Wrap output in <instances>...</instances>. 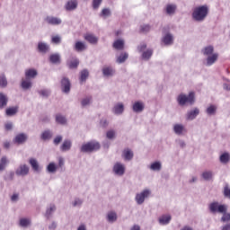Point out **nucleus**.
<instances>
[{
  "label": "nucleus",
  "mask_w": 230,
  "mask_h": 230,
  "mask_svg": "<svg viewBox=\"0 0 230 230\" xmlns=\"http://www.w3.org/2000/svg\"><path fill=\"white\" fill-rule=\"evenodd\" d=\"M209 13V7L207 4L195 7L192 12V19L197 22H202Z\"/></svg>",
  "instance_id": "obj_1"
},
{
  "label": "nucleus",
  "mask_w": 230,
  "mask_h": 230,
  "mask_svg": "<svg viewBox=\"0 0 230 230\" xmlns=\"http://www.w3.org/2000/svg\"><path fill=\"white\" fill-rule=\"evenodd\" d=\"M177 102L180 107L184 105H194L195 104V92H190L188 95L180 93L177 97Z\"/></svg>",
  "instance_id": "obj_2"
},
{
  "label": "nucleus",
  "mask_w": 230,
  "mask_h": 230,
  "mask_svg": "<svg viewBox=\"0 0 230 230\" xmlns=\"http://www.w3.org/2000/svg\"><path fill=\"white\" fill-rule=\"evenodd\" d=\"M100 148H102V146L99 142L90 141L81 146L80 152L83 154H93V152H98Z\"/></svg>",
  "instance_id": "obj_3"
},
{
  "label": "nucleus",
  "mask_w": 230,
  "mask_h": 230,
  "mask_svg": "<svg viewBox=\"0 0 230 230\" xmlns=\"http://www.w3.org/2000/svg\"><path fill=\"white\" fill-rule=\"evenodd\" d=\"M208 210L212 215H217V213L221 215V213H227V205L214 201L208 205Z\"/></svg>",
  "instance_id": "obj_4"
},
{
  "label": "nucleus",
  "mask_w": 230,
  "mask_h": 230,
  "mask_svg": "<svg viewBox=\"0 0 230 230\" xmlns=\"http://www.w3.org/2000/svg\"><path fill=\"white\" fill-rule=\"evenodd\" d=\"M152 195V190L150 189H145L139 193L136 194L135 200L138 206L145 203V199H148Z\"/></svg>",
  "instance_id": "obj_5"
},
{
  "label": "nucleus",
  "mask_w": 230,
  "mask_h": 230,
  "mask_svg": "<svg viewBox=\"0 0 230 230\" xmlns=\"http://www.w3.org/2000/svg\"><path fill=\"white\" fill-rule=\"evenodd\" d=\"M30 173V166L26 164H21L15 170V175L18 177H26Z\"/></svg>",
  "instance_id": "obj_6"
},
{
  "label": "nucleus",
  "mask_w": 230,
  "mask_h": 230,
  "mask_svg": "<svg viewBox=\"0 0 230 230\" xmlns=\"http://www.w3.org/2000/svg\"><path fill=\"white\" fill-rule=\"evenodd\" d=\"M112 172L114 175H118L119 177H123L125 175V164L120 162H117L113 164Z\"/></svg>",
  "instance_id": "obj_7"
},
{
  "label": "nucleus",
  "mask_w": 230,
  "mask_h": 230,
  "mask_svg": "<svg viewBox=\"0 0 230 230\" xmlns=\"http://www.w3.org/2000/svg\"><path fill=\"white\" fill-rule=\"evenodd\" d=\"M61 91L65 94H69L71 93V81L67 77H63L61 79Z\"/></svg>",
  "instance_id": "obj_8"
},
{
  "label": "nucleus",
  "mask_w": 230,
  "mask_h": 230,
  "mask_svg": "<svg viewBox=\"0 0 230 230\" xmlns=\"http://www.w3.org/2000/svg\"><path fill=\"white\" fill-rule=\"evenodd\" d=\"M102 76L105 78H112V76L116 75V68L112 66H104L102 69Z\"/></svg>",
  "instance_id": "obj_9"
},
{
  "label": "nucleus",
  "mask_w": 230,
  "mask_h": 230,
  "mask_svg": "<svg viewBox=\"0 0 230 230\" xmlns=\"http://www.w3.org/2000/svg\"><path fill=\"white\" fill-rule=\"evenodd\" d=\"M26 141H28V134L26 133H19L13 139V143H14V145H24Z\"/></svg>",
  "instance_id": "obj_10"
},
{
  "label": "nucleus",
  "mask_w": 230,
  "mask_h": 230,
  "mask_svg": "<svg viewBox=\"0 0 230 230\" xmlns=\"http://www.w3.org/2000/svg\"><path fill=\"white\" fill-rule=\"evenodd\" d=\"M78 8V0H68L65 4L66 12H75Z\"/></svg>",
  "instance_id": "obj_11"
},
{
  "label": "nucleus",
  "mask_w": 230,
  "mask_h": 230,
  "mask_svg": "<svg viewBox=\"0 0 230 230\" xmlns=\"http://www.w3.org/2000/svg\"><path fill=\"white\" fill-rule=\"evenodd\" d=\"M45 21L47 24H50V26H59V24H62V20L58 17L47 16Z\"/></svg>",
  "instance_id": "obj_12"
},
{
  "label": "nucleus",
  "mask_w": 230,
  "mask_h": 230,
  "mask_svg": "<svg viewBox=\"0 0 230 230\" xmlns=\"http://www.w3.org/2000/svg\"><path fill=\"white\" fill-rule=\"evenodd\" d=\"M200 114V110L199 108H194L193 110H190L186 114V119L189 121H193Z\"/></svg>",
  "instance_id": "obj_13"
},
{
  "label": "nucleus",
  "mask_w": 230,
  "mask_h": 230,
  "mask_svg": "<svg viewBox=\"0 0 230 230\" xmlns=\"http://www.w3.org/2000/svg\"><path fill=\"white\" fill-rule=\"evenodd\" d=\"M164 10L166 15H169V16L175 15V12H177V4H168L164 7Z\"/></svg>",
  "instance_id": "obj_14"
},
{
  "label": "nucleus",
  "mask_w": 230,
  "mask_h": 230,
  "mask_svg": "<svg viewBox=\"0 0 230 230\" xmlns=\"http://www.w3.org/2000/svg\"><path fill=\"white\" fill-rule=\"evenodd\" d=\"M37 49L39 53H41L42 55H46V53L49 51V46L46 42L40 41L38 42Z\"/></svg>",
  "instance_id": "obj_15"
},
{
  "label": "nucleus",
  "mask_w": 230,
  "mask_h": 230,
  "mask_svg": "<svg viewBox=\"0 0 230 230\" xmlns=\"http://www.w3.org/2000/svg\"><path fill=\"white\" fill-rule=\"evenodd\" d=\"M73 146V142L70 139H65L59 147L61 152H69Z\"/></svg>",
  "instance_id": "obj_16"
},
{
  "label": "nucleus",
  "mask_w": 230,
  "mask_h": 230,
  "mask_svg": "<svg viewBox=\"0 0 230 230\" xmlns=\"http://www.w3.org/2000/svg\"><path fill=\"white\" fill-rule=\"evenodd\" d=\"M124 111H125V105H123L122 102H119L115 104L114 107L112 108L113 114H116L117 116L123 114Z\"/></svg>",
  "instance_id": "obj_17"
},
{
  "label": "nucleus",
  "mask_w": 230,
  "mask_h": 230,
  "mask_svg": "<svg viewBox=\"0 0 230 230\" xmlns=\"http://www.w3.org/2000/svg\"><path fill=\"white\" fill-rule=\"evenodd\" d=\"M172 130L176 136H182V134L186 132V128H184V125L182 124H174Z\"/></svg>",
  "instance_id": "obj_18"
},
{
  "label": "nucleus",
  "mask_w": 230,
  "mask_h": 230,
  "mask_svg": "<svg viewBox=\"0 0 230 230\" xmlns=\"http://www.w3.org/2000/svg\"><path fill=\"white\" fill-rule=\"evenodd\" d=\"M162 42L164 46H172L173 44V35L172 33H166L162 38Z\"/></svg>",
  "instance_id": "obj_19"
},
{
  "label": "nucleus",
  "mask_w": 230,
  "mask_h": 230,
  "mask_svg": "<svg viewBox=\"0 0 230 230\" xmlns=\"http://www.w3.org/2000/svg\"><path fill=\"white\" fill-rule=\"evenodd\" d=\"M87 78H89V70L87 68H84L79 73L80 84H85V82H87Z\"/></svg>",
  "instance_id": "obj_20"
},
{
  "label": "nucleus",
  "mask_w": 230,
  "mask_h": 230,
  "mask_svg": "<svg viewBox=\"0 0 230 230\" xmlns=\"http://www.w3.org/2000/svg\"><path fill=\"white\" fill-rule=\"evenodd\" d=\"M158 222L160 226H168L170 222H172V216L171 215H163L158 218Z\"/></svg>",
  "instance_id": "obj_21"
},
{
  "label": "nucleus",
  "mask_w": 230,
  "mask_h": 230,
  "mask_svg": "<svg viewBox=\"0 0 230 230\" xmlns=\"http://www.w3.org/2000/svg\"><path fill=\"white\" fill-rule=\"evenodd\" d=\"M53 137V131L50 129L44 130L40 135L41 141H49Z\"/></svg>",
  "instance_id": "obj_22"
},
{
  "label": "nucleus",
  "mask_w": 230,
  "mask_h": 230,
  "mask_svg": "<svg viewBox=\"0 0 230 230\" xmlns=\"http://www.w3.org/2000/svg\"><path fill=\"white\" fill-rule=\"evenodd\" d=\"M132 109H133V112H137V113L143 112V111H145V103L139 101L136 102L133 104Z\"/></svg>",
  "instance_id": "obj_23"
},
{
  "label": "nucleus",
  "mask_w": 230,
  "mask_h": 230,
  "mask_svg": "<svg viewBox=\"0 0 230 230\" xmlns=\"http://www.w3.org/2000/svg\"><path fill=\"white\" fill-rule=\"evenodd\" d=\"M122 157L125 161H132L134 159V152L130 149H124L122 152Z\"/></svg>",
  "instance_id": "obj_24"
},
{
  "label": "nucleus",
  "mask_w": 230,
  "mask_h": 230,
  "mask_svg": "<svg viewBox=\"0 0 230 230\" xmlns=\"http://www.w3.org/2000/svg\"><path fill=\"white\" fill-rule=\"evenodd\" d=\"M106 220L110 223V224H114V222H116L118 220V214H116L115 211H110L108 212L107 216H106Z\"/></svg>",
  "instance_id": "obj_25"
},
{
  "label": "nucleus",
  "mask_w": 230,
  "mask_h": 230,
  "mask_svg": "<svg viewBox=\"0 0 230 230\" xmlns=\"http://www.w3.org/2000/svg\"><path fill=\"white\" fill-rule=\"evenodd\" d=\"M29 164H31L33 172H40L41 168H40V165H39V162L37 161V159L35 158H31L29 160Z\"/></svg>",
  "instance_id": "obj_26"
},
{
  "label": "nucleus",
  "mask_w": 230,
  "mask_h": 230,
  "mask_svg": "<svg viewBox=\"0 0 230 230\" xmlns=\"http://www.w3.org/2000/svg\"><path fill=\"white\" fill-rule=\"evenodd\" d=\"M113 48L114 49H117L118 51H121L125 49V41L123 40H117L113 42Z\"/></svg>",
  "instance_id": "obj_27"
},
{
  "label": "nucleus",
  "mask_w": 230,
  "mask_h": 230,
  "mask_svg": "<svg viewBox=\"0 0 230 230\" xmlns=\"http://www.w3.org/2000/svg\"><path fill=\"white\" fill-rule=\"evenodd\" d=\"M8 105V96L4 93H0V110L4 109Z\"/></svg>",
  "instance_id": "obj_28"
},
{
  "label": "nucleus",
  "mask_w": 230,
  "mask_h": 230,
  "mask_svg": "<svg viewBox=\"0 0 230 230\" xmlns=\"http://www.w3.org/2000/svg\"><path fill=\"white\" fill-rule=\"evenodd\" d=\"M217 60H218V55L217 53L208 56L206 66H213Z\"/></svg>",
  "instance_id": "obj_29"
},
{
  "label": "nucleus",
  "mask_w": 230,
  "mask_h": 230,
  "mask_svg": "<svg viewBox=\"0 0 230 230\" xmlns=\"http://www.w3.org/2000/svg\"><path fill=\"white\" fill-rule=\"evenodd\" d=\"M57 211V206L55 204H50L46 209L45 217L46 218H51V215Z\"/></svg>",
  "instance_id": "obj_30"
},
{
  "label": "nucleus",
  "mask_w": 230,
  "mask_h": 230,
  "mask_svg": "<svg viewBox=\"0 0 230 230\" xmlns=\"http://www.w3.org/2000/svg\"><path fill=\"white\" fill-rule=\"evenodd\" d=\"M219 161L221 164H227L230 161V154L227 152L223 153L219 156Z\"/></svg>",
  "instance_id": "obj_31"
},
{
  "label": "nucleus",
  "mask_w": 230,
  "mask_h": 230,
  "mask_svg": "<svg viewBox=\"0 0 230 230\" xmlns=\"http://www.w3.org/2000/svg\"><path fill=\"white\" fill-rule=\"evenodd\" d=\"M162 168H163V164H161V162L159 161L154 162L149 166V169L152 170V172H161Z\"/></svg>",
  "instance_id": "obj_32"
},
{
  "label": "nucleus",
  "mask_w": 230,
  "mask_h": 230,
  "mask_svg": "<svg viewBox=\"0 0 230 230\" xmlns=\"http://www.w3.org/2000/svg\"><path fill=\"white\" fill-rule=\"evenodd\" d=\"M152 55H154V49H148L142 52V60L148 61L152 58Z\"/></svg>",
  "instance_id": "obj_33"
},
{
  "label": "nucleus",
  "mask_w": 230,
  "mask_h": 230,
  "mask_svg": "<svg viewBox=\"0 0 230 230\" xmlns=\"http://www.w3.org/2000/svg\"><path fill=\"white\" fill-rule=\"evenodd\" d=\"M49 62L51 64H55V65H58L60 64L61 60H60V54L58 53H55L49 56Z\"/></svg>",
  "instance_id": "obj_34"
},
{
  "label": "nucleus",
  "mask_w": 230,
  "mask_h": 230,
  "mask_svg": "<svg viewBox=\"0 0 230 230\" xmlns=\"http://www.w3.org/2000/svg\"><path fill=\"white\" fill-rule=\"evenodd\" d=\"M8 87V79L4 73L0 74V88L4 89Z\"/></svg>",
  "instance_id": "obj_35"
},
{
  "label": "nucleus",
  "mask_w": 230,
  "mask_h": 230,
  "mask_svg": "<svg viewBox=\"0 0 230 230\" xmlns=\"http://www.w3.org/2000/svg\"><path fill=\"white\" fill-rule=\"evenodd\" d=\"M128 58V53L127 52H122L120 55L117 58L116 62L117 64H123L127 61Z\"/></svg>",
  "instance_id": "obj_36"
},
{
  "label": "nucleus",
  "mask_w": 230,
  "mask_h": 230,
  "mask_svg": "<svg viewBox=\"0 0 230 230\" xmlns=\"http://www.w3.org/2000/svg\"><path fill=\"white\" fill-rule=\"evenodd\" d=\"M213 51H215V48H213V46H208L205 47L202 50L201 53L205 56V57H209L213 54Z\"/></svg>",
  "instance_id": "obj_37"
},
{
  "label": "nucleus",
  "mask_w": 230,
  "mask_h": 230,
  "mask_svg": "<svg viewBox=\"0 0 230 230\" xmlns=\"http://www.w3.org/2000/svg\"><path fill=\"white\" fill-rule=\"evenodd\" d=\"M84 39L90 44H98V38L96 36H94L93 34H86L84 36Z\"/></svg>",
  "instance_id": "obj_38"
},
{
  "label": "nucleus",
  "mask_w": 230,
  "mask_h": 230,
  "mask_svg": "<svg viewBox=\"0 0 230 230\" xmlns=\"http://www.w3.org/2000/svg\"><path fill=\"white\" fill-rule=\"evenodd\" d=\"M19 112V106H14L11 108H7L5 110L6 116H15V114Z\"/></svg>",
  "instance_id": "obj_39"
},
{
  "label": "nucleus",
  "mask_w": 230,
  "mask_h": 230,
  "mask_svg": "<svg viewBox=\"0 0 230 230\" xmlns=\"http://www.w3.org/2000/svg\"><path fill=\"white\" fill-rule=\"evenodd\" d=\"M38 94L42 98H49V96H51V90L48 88L41 89L38 91Z\"/></svg>",
  "instance_id": "obj_40"
},
{
  "label": "nucleus",
  "mask_w": 230,
  "mask_h": 230,
  "mask_svg": "<svg viewBox=\"0 0 230 230\" xmlns=\"http://www.w3.org/2000/svg\"><path fill=\"white\" fill-rule=\"evenodd\" d=\"M56 122H58L59 125H66V123H67V119H66V117L62 114H57Z\"/></svg>",
  "instance_id": "obj_41"
},
{
  "label": "nucleus",
  "mask_w": 230,
  "mask_h": 230,
  "mask_svg": "<svg viewBox=\"0 0 230 230\" xmlns=\"http://www.w3.org/2000/svg\"><path fill=\"white\" fill-rule=\"evenodd\" d=\"M201 177H202V179H204V181H211V179H213V172L212 171H204L201 173Z\"/></svg>",
  "instance_id": "obj_42"
},
{
  "label": "nucleus",
  "mask_w": 230,
  "mask_h": 230,
  "mask_svg": "<svg viewBox=\"0 0 230 230\" xmlns=\"http://www.w3.org/2000/svg\"><path fill=\"white\" fill-rule=\"evenodd\" d=\"M111 15H112V13L110 8H103L100 13V17H102V19H107Z\"/></svg>",
  "instance_id": "obj_43"
},
{
  "label": "nucleus",
  "mask_w": 230,
  "mask_h": 230,
  "mask_svg": "<svg viewBox=\"0 0 230 230\" xmlns=\"http://www.w3.org/2000/svg\"><path fill=\"white\" fill-rule=\"evenodd\" d=\"M39 73L35 69H29L25 72L26 78H35Z\"/></svg>",
  "instance_id": "obj_44"
},
{
  "label": "nucleus",
  "mask_w": 230,
  "mask_h": 230,
  "mask_svg": "<svg viewBox=\"0 0 230 230\" xmlns=\"http://www.w3.org/2000/svg\"><path fill=\"white\" fill-rule=\"evenodd\" d=\"M7 164H8V158L6 156H3L0 159V172H4Z\"/></svg>",
  "instance_id": "obj_45"
},
{
  "label": "nucleus",
  "mask_w": 230,
  "mask_h": 230,
  "mask_svg": "<svg viewBox=\"0 0 230 230\" xmlns=\"http://www.w3.org/2000/svg\"><path fill=\"white\" fill-rule=\"evenodd\" d=\"M75 51H84L86 49L85 43L82 41L75 42Z\"/></svg>",
  "instance_id": "obj_46"
},
{
  "label": "nucleus",
  "mask_w": 230,
  "mask_h": 230,
  "mask_svg": "<svg viewBox=\"0 0 230 230\" xmlns=\"http://www.w3.org/2000/svg\"><path fill=\"white\" fill-rule=\"evenodd\" d=\"M47 172L49 173H55L57 172V164L53 162L47 165Z\"/></svg>",
  "instance_id": "obj_47"
},
{
  "label": "nucleus",
  "mask_w": 230,
  "mask_h": 230,
  "mask_svg": "<svg viewBox=\"0 0 230 230\" xmlns=\"http://www.w3.org/2000/svg\"><path fill=\"white\" fill-rule=\"evenodd\" d=\"M206 112L208 116H215V114H217V106L210 105L207 108Z\"/></svg>",
  "instance_id": "obj_48"
},
{
  "label": "nucleus",
  "mask_w": 230,
  "mask_h": 230,
  "mask_svg": "<svg viewBox=\"0 0 230 230\" xmlns=\"http://www.w3.org/2000/svg\"><path fill=\"white\" fill-rule=\"evenodd\" d=\"M20 226L21 227H28V226H31V220L30 218H21Z\"/></svg>",
  "instance_id": "obj_49"
},
{
  "label": "nucleus",
  "mask_w": 230,
  "mask_h": 230,
  "mask_svg": "<svg viewBox=\"0 0 230 230\" xmlns=\"http://www.w3.org/2000/svg\"><path fill=\"white\" fill-rule=\"evenodd\" d=\"M91 102H93V97H85L81 101L82 107H87L91 105Z\"/></svg>",
  "instance_id": "obj_50"
},
{
  "label": "nucleus",
  "mask_w": 230,
  "mask_h": 230,
  "mask_svg": "<svg viewBox=\"0 0 230 230\" xmlns=\"http://www.w3.org/2000/svg\"><path fill=\"white\" fill-rule=\"evenodd\" d=\"M84 204V199L75 198L74 202L72 203V206L74 208H81V206Z\"/></svg>",
  "instance_id": "obj_51"
},
{
  "label": "nucleus",
  "mask_w": 230,
  "mask_h": 230,
  "mask_svg": "<svg viewBox=\"0 0 230 230\" xmlns=\"http://www.w3.org/2000/svg\"><path fill=\"white\" fill-rule=\"evenodd\" d=\"M221 215H223L220 219L221 222L223 223L230 222V213L224 212V213H221Z\"/></svg>",
  "instance_id": "obj_52"
},
{
  "label": "nucleus",
  "mask_w": 230,
  "mask_h": 230,
  "mask_svg": "<svg viewBox=\"0 0 230 230\" xmlns=\"http://www.w3.org/2000/svg\"><path fill=\"white\" fill-rule=\"evenodd\" d=\"M31 87V82L26 81V80L22 81V88L24 91H28V89H30Z\"/></svg>",
  "instance_id": "obj_53"
},
{
  "label": "nucleus",
  "mask_w": 230,
  "mask_h": 230,
  "mask_svg": "<svg viewBox=\"0 0 230 230\" xmlns=\"http://www.w3.org/2000/svg\"><path fill=\"white\" fill-rule=\"evenodd\" d=\"M52 44H60L62 42V37L60 35L52 36L51 38Z\"/></svg>",
  "instance_id": "obj_54"
},
{
  "label": "nucleus",
  "mask_w": 230,
  "mask_h": 230,
  "mask_svg": "<svg viewBox=\"0 0 230 230\" xmlns=\"http://www.w3.org/2000/svg\"><path fill=\"white\" fill-rule=\"evenodd\" d=\"M107 139H114L116 137V131L114 129L108 130L106 132Z\"/></svg>",
  "instance_id": "obj_55"
},
{
  "label": "nucleus",
  "mask_w": 230,
  "mask_h": 230,
  "mask_svg": "<svg viewBox=\"0 0 230 230\" xmlns=\"http://www.w3.org/2000/svg\"><path fill=\"white\" fill-rule=\"evenodd\" d=\"M79 64H80V61H78V59H75L69 63L68 67L70 69H76Z\"/></svg>",
  "instance_id": "obj_56"
},
{
  "label": "nucleus",
  "mask_w": 230,
  "mask_h": 230,
  "mask_svg": "<svg viewBox=\"0 0 230 230\" xmlns=\"http://www.w3.org/2000/svg\"><path fill=\"white\" fill-rule=\"evenodd\" d=\"M102 2L103 0H93L92 6L93 10H98V8H100Z\"/></svg>",
  "instance_id": "obj_57"
},
{
  "label": "nucleus",
  "mask_w": 230,
  "mask_h": 230,
  "mask_svg": "<svg viewBox=\"0 0 230 230\" xmlns=\"http://www.w3.org/2000/svg\"><path fill=\"white\" fill-rule=\"evenodd\" d=\"M13 177H15V172H13V171H11L9 173L4 176V179L5 181H13Z\"/></svg>",
  "instance_id": "obj_58"
},
{
  "label": "nucleus",
  "mask_w": 230,
  "mask_h": 230,
  "mask_svg": "<svg viewBox=\"0 0 230 230\" xmlns=\"http://www.w3.org/2000/svg\"><path fill=\"white\" fill-rule=\"evenodd\" d=\"M224 197L226 199H230V188H229V185H226L224 187Z\"/></svg>",
  "instance_id": "obj_59"
},
{
  "label": "nucleus",
  "mask_w": 230,
  "mask_h": 230,
  "mask_svg": "<svg viewBox=\"0 0 230 230\" xmlns=\"http://www.w3.org/2000/svg\"><path fill=\"white\" fill-rule=\"evenodd\" d=\"M62 139H63V137L61 135L59 136H57L54 140H53V144L56 146H58V145H60V143H62Z\"/></svg>",
  "instance_id": "obj_60"
},
{
  "label": "nucleus",
  "mask_w": 230,
  "mask_h": 230,
  "mask_svg": "<svg viewBox=\"0 0 230 230\" xmlns=\"http://www.w3.org/2000/svg\"><path fill=\"white\" fill-rule=\"evenodd\" d=\"M146 49V43H142V44L137 46V51L139 53H143V51H145Z\"/></svg>",
  "instance_id": "obj_61"
},
{
  "label": "nucleus",
  "mask_w": 230,
  "mask_h": 230,
  "mask_svg": "<svg viewBox=\"0 0 230 230\" xmlns=\"http://www.w3.org/2000/svg\"><path fill=\"white\" fill-rule=\"evenodd\" d=\"M140 30L143 33H148L150 31V25H142Z\"/></svg>",
  "instance_id": "obj_62"
},
{
  "label": "nucleus",
  "mask_w": 230,
  "mask_h": 230,
  "mask_svg": "<svg viewBox=\"0 0 230 230\" xmlns=\"http://www.w3.org/2000/svg\"><path fill=\"white\" fill-rule=\"evenodd\" d=\"M11 200L12 202H17L19 200V194L17 193L13 194V196L11 197Z\"/></svg>",
  "instance_id": "obj_63"
},
{
  "label": "nucleus",
  "mask_w": 230,
  "mask_h": 230,
  "mask_svg": "<svg viewBox=\"0 0 230 230\" xmlns=\"http://www.w3.org/2000/svg\"><path fill=\"white\" fill-rule=\"evenodd\" d=\"M221 230H230V223L226 224L221 227Z\"/></svg>",
  "instance_id": "obj_64"
}]
</instances>
